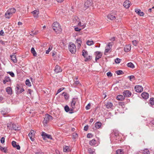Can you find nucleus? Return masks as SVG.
I'll list each match as a JSON object with an SVG mask.
<instances>
[{
  "mask_svg": "<svg viewBox=\"0 0 154 154\" xmlns=\"http://www.w3.org/2000/svg\"><path fill=\"white\" fill-rule=\"evenodd\" d=\"M52 27L53 30L57 33L61 32L62 29L59 24L57 22H54L52 24Z\"/></svg>",
  "mask_w": 154,
  "mask_h": 154,
  "instance_id": "obj_1",
  "label": "nucleus"
},
{
  "mask_svg": "<svg viewBox=\"0 0 154 154\" xmlns=\"http://www.w3.org/2000/svg\"><path fill=\"white\" fill-rule=\"evenodd\" d=\"M16 11V10L14 8H11L8 9L5 14L6 18H9Z\"/></svg>",
  "mask_w": 154,
  "mask_h": 154,
  "instance_id": "obj_2",
  "label": "nucleus"
},
{
  "mask_svg": "<svg viewBox=\"0 0 154 154\" xmlns=\"http://www.w3.org/2000/svg\"><path fill=\"white\" fill-rule=\"evenodd\" d=\"M82 55L85 58V61H87L91 59V57L88 55V52L85 50H83L82 52Z\"/></svg>",
  "mask_w": 154,
  "mask_h": 154,
  "instance_id": "obj_3",
  "label": "nucleus"
},
{
  "mask_svg": "<svg viewBox=\"0 0 154 154\" xmlns=\"http://www.w3.org/2000/svg\"><path fill=\"white\" fill-rule=\"evenodd\" d=\"M68 48L70 52L72 54L75 53L76 51V46L75 45L72 43H69Z\"/></svg>",
  "mask_w": 154,
  "mask_h": 154,
  "instance_id": "obj_4",
  "label": "nucleus"
},
{
  "mask_svg": "<svg viewBox=\"0 0 154 154\" xmlns=\"http://www.w3.org/2000/svg\"><path fill=\"white\" fill-rule=\"evenodd\" d=\"M107 17L108 19L112 20L115 19L116 18H118V17L116 14L112 13L109 14L107 16Z\"/></svg>",
  "mask_w": 154,
  "mask_h": 154,
  "instance_id": "obj_5",
  "label": "nucleus"
},
{
  "mask_svg": "<svg viewBox=\"0 0 154 154\" xmlns=\"http://www.w3.org/2000/svg\"><path fill=\"white\" fill-rule=\"evenodd\" d=\"M15 90L16 91V93L17 94H19L21 93L24 90L23 88H22L19 85H17L16 87L15 88Z\"/></svg>",
  "mask_w": 154,
  "mask_h": 154,
  "instance_id": "obj_6",
  "label": "nucleus"
},
{
  "mask_svg": "<svg viewBox=\"0 0 154 154\" xmlns=\"http://www.w3.org/2000/svg\"><path fill=\"white\" fill-rule=\"evenodd\" d=\"M52 117L48 114H46L45 115L44 119L43 121L44 123L47 124V123L50 120L52 119Z\"/></svg>",
  "mask_w": 154,
  "mask_h": 154,
  "instance_id": "obj_7",
  "label": "nucleus"
},
{
  "mask_svg": "<svg viewBox=\"0 0 154 154\" xmlns=\"http://www.w3.org/2000/svg\"><path fill=\"white\" fill-rule=\"evenodd\" d=\"M41 135L42 136L44 140H46V138H47L50 139H52V138L51 135L47 134L44 132H42Z\"/></svg>",
  "mask_w": 154,
  "mask_h": 154,
  "instance_id": "obj_8",
  "label": "nucleus"
},
{
  "mask_svg": "<svg viewBox=\"0 0 154 154\" xmlns=\"http://www.w3.org/2000/svg\"><path fill=\"white\" fill-rule=\"evenodd\" d=\"M35 132V131L31 130L28 134L29 137L32 141H34L35 140L34 138L33 137H34Z\"/></svg>",
  "mask_w": 154,
  "mask_h": 154,
  "instance_id": "obj_9",
  "label": "nucleus"
},
{
  "mask_svg": "<svg viewBox=\"0 0 154 154\" xmlns=\"http://www.w3.org/2000/svg\"><path fill=\"white\" fill-rule=\"evenodd\" d=\"M92 4L91 0H88L84 4L85 7L86 8H88Z\"/></svg>",
  "mask_w": 154,
  "mask_h": 154,
  "instance_id": "obj_10",
  "label": "nucleus"
},
{
  "mask_svg": "<svg viewBox=\"0 0 154 154\" xmlns=\"http://www.w3.org/2000/svg\"><path fill=\"white\" fill-rule=\"evenodd\" d=\"M134 89L137 92H141L143 91V88L140 85H137L135 87Z\"/></svg>",
  "mask_w": 154,
  "mask_h": 154,
  "instance_id": "obj_11",
  "label": "nucleus"
},
{
  "mask_svg": "<svg viewBox=\"0 0 154 154\" xmlns=\"http://www.w3.org/2000/svg\"><path fill=\"white\" fill-rule=\"evenodd\" d=\"M123 94L125 97H129L131 95V92L128 90H125L123 92Z\"/></svg>",
  "mask_w": 154,
  "mask_h": 154,
  "instance_id": "obj_12",
  "label": "nucleus"
},
{
  "mask_svg": "<svg viewBox=\"0 0 154 154\" xmlns=\"http://www.w3.org/2000/svg\"><path fill=\"white\" fill-rule=\"evenodd\" d=\"M95 54L96 55L95 60L96 61H97V60L99 59L101 57L102 55L100 52L98 51H96L95 52Z\"/></svg>",
  "mask_w": 154,
  "mask_h": 154,
  "instance_id": "obj_13",
  "label": "nucleus"
},
{
  "mask_svg": "<svg viewBox=\"0 0 154 154\" xmlns=\"http://www.w3.org/2000/svg\"><path fill=\"white\" fill-rule=\"evenodd\" d=\"M77 100L78 98H74L72 99L71 103V106L72 109L75 108V105Z\"/></svg>",
  "mask_w": 154,
  "mask_h": 154,
  "instance_id": "obj_14",
  "label": "nucleus"
},
{
  "mask_svg": "<svg viewBox=\"0 0 154 154\" xmlns=\"http://www.w3.org/2000/svg\"><path fill=\"white\" fill-rule=\"evenodd\" d=\"M131 5V2L128 0L125 1L123 3V6L126 8H128Z\"/></svg>",
  "mask_w": 154,
  "mask_h": 154,
  "instance_id": "obj_15",
  "label": "nucleus"
},
{
  "mask_svg": "<svg viewBox=\"0 0 154 154\" xmlns=\"http://www.w3.org/2000/svg\"><path fill=\"white\" fill-rule=\"evenodd\" d=\"M12 146L17 149H20V147L18 144H17L16 142L14 141H13L11 143Z\"/></svg>",
  "mask_w": 154,
  "mask_h": 154,
  "instance_id": "obj_16",
  "label": "nucleus"
},
{
  "mask_svg": "<svg viewBox=\"0 0 154 154\" xmlns=\"http://www.w3.org/2000/svg\"><path fill=\"white\" fill-rule=\"evenodd\" d=\"M34 17L37 18L38 17L39 11L38 10H35L32 12Z\"/></svg>",
  "mask_w": 154,
  "mask_h": 154,
  "instance_id": "obj_17",
  "label": "nucleus"
},
{
  "mask_svg": "<svg viewBox=\"0 0 154 154\" xmlns=\"http://www.w3.org/2000/svg\"><path fill=\"white\" fill-rule=\"evenodd\" d=\"M135 11L137 14L140 16H143L144 15L143 12L141 11V10L139 9H135Z\"/></svg>",
  "mask_w": 154,
  "mask_h": 154,
  "instance_id": "obj_18",
  "label": "nucleus"
},
{
  "mask_svg": "<svg viewBox=\"0 0 154 154\" xmlns=\"http://www.w3.org/2000/svg\"><path fill=\"white\" fill-rule=\"evenodd\" d=\"M141 96L143 98L146 99L149 97V95L148 93L143 92Z\"/></svg>",
  "mask_w": 154,
  "mask_h": 154,
  "instance_id": "obj_19",
  "label": "nucleus"
},
{
  "mask_svg": "<svg viewBox=\"0 0 154 154\" xmlns=\"http://www.w3.org/2000/svg\"><path fill=\"white\" fill-rule=\"evenodd\" d=\"M131 49V45H126L124 47V51L125 52H128L130 51Z\"/></svg>",
  "mask_w": 154,
  "mask_h": 154,
  "instance_id": "obj_20",
  "label": "nucleus"
},
{
  "mask_svg": "<svg viewBox=\"0 0 154 154\" xmlns=\"http://www.w3.org/2000/svg\"><path fill=\"white\" fill-rule=\"evenodd\" d=\"M116 99L118 100L122 101L125 99V97L124 95H119L117 96Z\"/></svg>",
  "mask_w": 154,
  "mask_h": 154,
  "instance_id": "obj_21",
  "label": "nucleus"
},
{
  "mask_svg": "<svg viewBox=\"0 0 154 154\" xmlns=\"http://www.w3.org/2000/svg\"><path fill=\"white\" fill-rule=\"evenodd\" d=\"M61 69H60V67L58 65L56 66L55 69H54L55 72L57 73H58L60 72H61Z\"/></svg>",
  "mask_w": 154,
  "mask_h": 154,
  "instance_id": "obj_22",
  "label": "nucleus"
},
{
  "mask_svg": "<svg viewBox=\"0 0 154 154\" xmlns=\"http://www.w3.org/2000/svg\"><path fill=\"white\" fill-rule=\"evenodd\" d=\"M63 151L65 152H69L71 150V148H69V147L67 146H64L63 147Z\"/></svg>",
  "mask_w": 154,
  "mask_h": 154,
  "instance_id": "obj_23",
  "label": "nucleus"
},
{
  "mask_svg": "<svg viewBox=\"0 0 154 154\" xmlns=\"http://www.w3.org/2000/svg\"><path fill=\"white\" fill-rule=\"evenodd\" d=\"M6 91L8 94H12V90L10 87H7Z\"/></svg>",
  "mask_w": 154,
  "mask_h": 154,
  "instance_id": "obj_24",
  "label": "nucleus"
},
{
  "mask_svg": "<svg viewBox=\"0 0 154 154\" xmlns=\"http://www.w3.org/2000/svg\"><path fill=\"white\" fill-rule=\"evenodd\" d=\"M96 141L94 139H93L89 142V144L91 146L95 145L96 144Z\"/></svg>",
  "mask_w": 154,
  "mask_h": 154,
  "instance_id": "obj_25",
  "label": "nucleus"
},
{
  "mask_svg": "<svg viewBox=\"0 0 154 154\" xmlns=\"http://www.w3.org/2000/svg\"><path fill=\"white\" fill-rule=\"evenodd\" d=\"M11 60L14 63H15L17 62V60H16V57L15 55H11Z\"/></svg>",
  "mask_w": 154,
  "mask_h": 154,
  "instance_id": "obj_26",
  "label": "nucleus"
},
{
  "mask_svg": "<svg viewBox=\"0 0 154 154\" xmlns=\"http://www.w3.org/2000/svg\"><path fill=\"white\" fill-rule=\"evenodd\" d=\"M105 105L107 109L110 108L112 106V104L110 102L107 103Z\"/></svg>",
  "mask_w": 154,
  "mask_h": 154,
  "instance_id": "obj_27",
  "label": "nucleus"
},
{
  "mask_svg": "<svg viewBox=\"0 0 154 154\" xmlns=\"http://www.w3.org/2000/svg\"><path fill=\"white\" fill-rule=\"evenodd\" d=\"M10 81V79L9 77L6 76L4 80L3 81V82L4 84H5L7 82H8Z\"/></svg>",
  "mask_w": 154,
  "mask_h": 154,
  "instance_id": "obj_28",
  "label": "nucleus"
},
{
  "mask_svg": "<svg viewBox=\"0 0 154 154\" xmlns=\"http://www.w3.org/2000/svg\"><path fill=\"white\" fill-rule=\"evenodd\" d=\"M102 125L101 123L100 122H97L95 124V127L97 128H100Z\"/></svg>",
  "mask_w": 154,
  "mask_h": 154,
  "instance_id": "obj_29",
  "label": "nucleus"
},
{
  "mask_svg": "<svg viewBox=\"0 0 154 154\" xmlns=\"http://www.w3.org/2000/svg\"><path fill=\"white\" fill-rule=\"evenodd\" d=\"M31 51V53L33 54L34 56H36L37 55L35 51V50L34 48H32Z\"/></svg>",
  "mask_w": 154,
  "mask_h": 154,
  "instance_id": "obj_30",
  "label": "nucleus"
},
{
  "mask_svg": "<svg viewBox=\"0 0 154 154\" xmlns=\"http://www.w3.org/2000/svg\"><path fill=\"white\" fill-rule=\"evenodd\" d=\"M76 42L78 45V46L80 47L82 43V41L81 40L80 38L77 39L76 40Z\"/></svg>",
  "mask_w": 154,
  "mask_h": 154,
  "instance_id": "obj_31",
  "label": "nucleus"
},
{
  "mask_svg": "<svg viewBox=\"0 0 154 154\" xmlns=\"http://www.w3.org/2000/svg\"><path fill=\"white\" fill-rule=\"evenodd\" d=\"M17 126V125H16L15 124H13L12 125L13 129L15 131L19 130L20 129Z\"/></svg>",
  "mask_w": 154,
  "mask_h": 154,
  "instance_id": "obj_32",
  "label": "nucleus"
},
{
  "mask_svg": "<svg viewBox=\"0 0 154 154\" xmlns=\"http://www.w3.org/2000/svg\"><path fill=\"white\" fill-rule=\"evenodd\" d=\"M116 154H123L124 152L122 149H119L116 150Z\"/></svg>",
  "mask_w": 154,
  "mask_h": 154,
  "instance_id": "obj_33",
  "label": "nucleus"
},
{
  "mask_svg": "<svg viewBox=\"0 0 154 154\" xmlns=\"http://www.w3.org/2000/svg\"><path fill=\"white\" fill-rule=\"evenodd\" d=\"M127 66L128 67H130L131 68L133 69L134 67V64L131 63H129L127 64Z\"/></svg>",
  "mask_w": 154,
  "mask_h": 154,
  "instance_id": "obj_34",
  "label": "nucleus"
},
{
  "mask_svg": "<svg viewBox=\"0 0 154 154\" xmlns=\"http://www.w3.org/2000/svg\"><path fill=\"white\" fill-rule=\"evenodd\" d=\"M62 95L64 96L65 99H67L69 98V95L66 92H63L62 93Z\"/></svg>",
  "mask_w": 154,
  "mask_h": 154,
  "instance_id": "obj_35",
  "label": "nucleus"
},
{
  "mask_svg": "<svg viewBox=\"0 0 154 154\" xmlns=\"http://www.w3.org/2000/svg\"><path fill=\"white\" fill-rule=\"evenodd\" d=\"M87 44L88 45H91L93 44L94 43L93 41H89L88 40L86 42Z\"/></svg>",
  "mask_w": 154,
  "mask_h": 154,
  "instance_id": "obj_36",
  "label": "nucleus"
},
{
  "mask_svg": "<svg viewBox=\"0 0 154 154\" xmlns=\"http://www.w3.org/2000/svg\"><path fill=\"white\" fill-rule=\"evenodd\" d=\"M113 45V43L111 42H109V43L108 45L106 47V48H110V49H111L112 48V45Z\"/></svg>",
  "mask_w": 154,
  "mask_h": 154,
  "instance_id": "obj_37",
  "label": "nucleus"
},
{
  "mask_svg": "<svg viewBox=\"0 0 154 154\" xmlns=\"http://www.w3.org/2000/svg\"><path fill=\"white\" fill-rule=\"evenodd\" d=\"M111 51V49L110 48H106L105 52H104V54L105 55H106V54L107 53H108Z\"/></svg>",
  "mask_w": 154,
  "mask_h": 154,
  "instance_id": "obj_38",
  "label": "nucleus"
},
{
  "mask_svg": "<svg viewBox=\"0 0 154 154\" xmlns=\"http://www.w3.org/2000/svg\"><path fill=\"white\" fill-rule=\"evenodd\" d=\"M143 153L144 154H149V152L147 149H144L143 152Z\"/></svg>",
  "mask_w": 154,
  "mask_h": 154,
  "instance_id": "obj_39",
  "label": "nucleus"
},
{
  "mask_svg": "<svg viewBox=\"0 0 154 154\" xmlns=\"http://www.w3.org/2000/svg\"><path fill=\"white\" fill-rule=\"evenodd\" d=\"M149 103L151 105H154V98H151L150 100Z\"/></svg>",
  "mask_w": 154,
  "mask_h": 154,
  "instance_id": "obj_40",
  "label": "nucleus"
},
{
  "mask_svg": "<svg viewBox=\"0 0 154 154\" xmlns=\"http://www.w3.org/2000/svg\"><path fill=\"white\" fill-rule=\"evenodd\" d=\"M52 48V47L51 45H50L48 49L46 51V54H48L50 51L51 50Z\"/></svg>",
  "mask_w": 154,
  "mask_h": 154,
  "instance_id": "obj_41",
  "label": "nucleus"
},
{
  "mask_svg": "<svg viewBox=\"0 0 154 154\" xmlns=\"http://www.w3.org/2000/svg\"><path fill=\"white\" fill-rule=\"evenodd\" d=\"M128 78H129V79L131 81H132L133 80H134L135 79L134 76L133 75L128 76Z\"/></svg>",
  "mask_w": 154,
  "mask_h": 154,
  "instance_id": "obj_42",
  "label": "nucleus"
},
{
  "mask_svg": "<svg viewBox=\"0 0 154 154\" xmlns=\"http://www.w3.org/2000/svg\"><path fill=\"white\" fill-rule=\"evenodd\" d=\"M0 150L2 151H4V152L6 153L7 152V149H5V147H3L2 146H0Z\"/></svg>",
  "mask_w": 154,
  "mask_h": 154,
  "instance_id": "obj_43",
  "label": "nucleus"
},
{
  "mask_svg": "<svg viewBox=\"0 0 154 154\" xmlns=\"http://www.w3.org/2000/svg\"><path fill=\"white\" fill-rule=\"evenodd\" d=\"M116 73L118 75H120L121 74H122L123 73V72L121 70L117 71H116Z\"/></svg>",
  "mask_w": 154,
  "mask_h": 154,
  "instance_id": "obj_44",
  "label": "nucleus"
},
{
  "mask_svg": "<svg viewBox=\"0 0 154 154\" xmlns=\"http://www.w3.org/2000/svg\"><path fill=\"white\" fill-rule=\"evenodd\" d=\"M64 109L65 111L67 112H68L70 110V109L69 108V107L67 106H65L64 107Z\"/></svg>",
  "mask_w": 154,
  "mask_h": 154,
  "instance_id": "obj_45",
  "label": "nucleus"
},
{
  "mask_svg": "<svg viewBox=\"0 0 154 154\" xmlns=\"http://www.w3.org/2000/svg\"><path fill=\"white\" fill-rule=\"evenodd\" d=\"M132 42L133 45L135 46H137V43H138L137 41L136 40H134Z\"/></svg>",
  "mask_w": 154,
  "mask_h": 154,
  "instance_id": "obj_46",
  "label": "nucleus"
},
{
  "mask_svg": "<svg viewBox=\"0 0 154 154\" xmlns=\"http://www.w3.org/2000/svg\"><path fill=\"white\" fill-rule=\"evenodd\" d=\"M26 85L28 86H30L31 85H30V83L29 82V79H27L26 81Z\"/></svg>",
  "mask_w": 154,
  "mask_h": 154,
  "instance_id": "obj_47",
  "label": "nucleus"
},
{
  "mask_svg": "<svg viewBox=\"0 0 154 154\" xmlns=\"http://www.w3.org/2000/svg\"><path fill=\"white\" fill-rule=\"evenodd\" d=\"M78 135L77 133H74L72 134L73 138L75 139L78 137Z\"/></svg>",
  "mask_w": 154,
  "mask_h": 154,
  "instance_id": "obj_48",
  "label": "nucleus"
},
{
  "mask_svg": "<svg viewBox=\"0 0 154 154\" xmlns=\"http://www.w3.org/2000/svg\"><path fill=\"white\" fill-rule=\"evenodd\" d=\"M121 60V59L117 58L115 60V62L116 63H119L120 62Z\"/></svg>",
  "mask_w": 154,
  "mask_h": 154,
  "instance_id": "obj_49",
  "label": "nucleus"
},
{
  "mask_svg": "<svg viewBox=\"0 0 154 154\" xmlns=\"http://www.w3.org/2000/svg\"><path fill=\"white\" fill-rule=\"evenodd\" d=\"M7 73L9 74L12 77H14V74L12 72H7Z\"/></svg>",
  "mask_w": 154,
  "mask_h": 154,
  "instance_id": "obj_50",
  "label": "nucleus"
},
{
  "mask_svg": "<svg viewBox=\"0 0 154 154\" xmlns=\"http://www.w3.org/2000/svg\"><path fill=\"white\" fill-rule=\"evenodd\" d=\"M93 134L91 133H88L87 134V137L88 138H91L93 137Z\"/></svg>",
  "mask_w": 154,
  "mask_h": 154,
  "instance_id": "obj_51",
  "label": "nucleus"
},
{
  "mask_svg": "<svg viewBox=\"0 0 154 154\" xmlns=\"http://www.w3.org/2000/svg\"><path fill=\"white\" fill-rule=\"evenodd\" d=\"M64 88H59L57 91V94L60 92L61 91H62L63 90H64Z\"/></svg>",
  "mask_w": 154,
  "mask_h": 154,
  "instance_id": "obj_52",
  "label": "nucleus"
},
{
  "mask_svg": "<svg viewBox=\"0 0 154 154\" xmlns=\"http://www.w3.org/2000/svg\"><path fill=\"white\" fill-rule=\"evenodd\" d=\"M107 75L108 77H111L112 76V73L109 72L107 73Z\"/></svg>",
  "mask_w": 154,
  "mask_h": 154,
  "instance_id": "obj_53",
  "label": "nucleus"
},
{
  "mask_svg": "<svg viewBox=\"0 0 154 154\" xmlns=\"http://www.w3.org/2000/svg\"><path fill=\"white\" fill-rule=\"evenodd\" d=\"M90 104L88 103L87 106H86L85 108L87 110H88L90 109Z\"/></svg>",
  "mask_w": 154,
  "mask_h": 154,
  "instance_id": "obj_54",
  "label": "nucleus"
},
{
  "mask_svg": "<svg viewBox=\"0 0 154 154\" xmlns=\"http://www.w3.org/2000/svg\"><path fill=\"white\" fill-rule=\"evenodd\" d=\"M5 138L2 137L1 139V142L2 143H3L5 142Z\"/></svg>",
  "mask_w": 154,
  "mask_h": 154,
  "instance_id": "obj_55",
  "label": "nucleus"
},
{
  "mask_svg": "<svg viewBox=\"0 0 154 154\" xmlns=\"http://www.w3.org/2000/svg\"><path fill=\"white\" fill-rule=\"evenodd\" d=\"M114 134L115 136L117 137V136L119 135V134L118 133V131H116L114 132Z\"/></svg>",
  "mask_w": 154,
  "mask_h": 154,
  "instance_id": "obj_56",
  "label": "nucleus"
},
{
  "mask_svg": "<svg viewBox=\"0 0 154 154\" xmlns=\"http://www.w3.org/2000/svg\"><path fill=\"white\" fill-rule=\"evenodd\" d=\"M75 30L76 31H79L81 30V29H79L78 27H76L75 28Z\"/></svg>",
  "mask_w": 154,
  "mask_h": 154,
  "instance_id": "obj_57",
  "label": "nucleus"
},
{
  "mask_svg": "<svg viewBox=\"0 0 154 154\" xmlns=\"http://www.w3.org/2000/svg\"><path fill=\"white\" fill-rule=\"evenodd\" d=\"M88 129V126L86 125L84 128V130L85 131H87Z\"/></svg>",
  "mask_w": 154,
  "mask_h": 154,
  "instance_id": "obj_58",
  "label": "nucleus"
},
{
  "mask_svg": "<svg viewBox=\"0 0 154 154\" xmlns=\"http://www.w3.org/2000/svg\"><path fill=\"white\" fill-rule=\"evenodd\" d=\"M1 113L3 115H5L6 113V112H5V111L3 110H2L1 112Z\"/></svg>",
  "mask_w": 154,
  "mask_h": 154,
  "instance_id": "obj_59",
  "label": "nucleus"
},
{
  "mask_svg": "<svg viewBox=\"0 0 154 154\" xmlns=\"http://www.w3.org/2000/svg\"><path fill=\"white\" fill-rule=\"evenodd\" d=\"M76 22H77L75 23H76L78 24L79 26H81V22H79V21H77Z\"/></svg>",
  "mask_w": 154,
  "mask_h": 154,
  "instance_id": "obj_60",
  "label": "nucleus"
},
{
  "mask_svg": "<svg viewBox=\"0 0 154 154\" xmlns=\"http://www.w3.org/2000/svg\"><path fill=\"white\" fill-rule=\"evenodd\" d=\"M75 84L76 85H78L79 84H80V82L78 81H76L75 82Z\"/></svg>",
  "mask_w": 154,
  "mask_h": 154,
  "instance_id": "obj_61",
  "label": "nucleus"
},
{
  "mask_svg": "<svg viewBox=\"0 0 154 154\" xmlns=\"http://www.w3.org/2000/svg\"><path fill=\"white\" fill-rule=\"evenodd\" d=\"M73 109H72H72L71 108L70 109V110H69V113H73Z\"/></svg>",
  "mask_w": 154,
  "mask_h": 154,
  "instance_id": "obj_62",
  "label": "nucleus"
},
{
  "mask_svg": "<svg viewBox=\"0 0 154 154\" xmlns=\"http://www.w3.org/2000/svg\"><path fill=\"white\" fill-rule=\"evenodd\" d=\"M32 92V91L31 90V89H28V92L30 94H31V92Z\"/></svg>",
  "mask_w": 154,
  "mask_h": 154,
  "instance_id": "obj_63",
  "label": "nucleus"
},
{
  "mask_svg": "<svg viewBox=\"0 0 154 154\" xmlns=\"http://www.w3.org/2000/svg\"><path fill=\"white\" fill-rule=\"evenodd\" d=\"M64 0H56L57 2L59 3L62 2Z\"/></svg>",
  "mask_w": 154,
  "mask_h": 154,
  "instance_id": "obj_64",
  "label": "nucleus"
}]
</instances>
